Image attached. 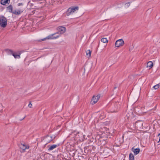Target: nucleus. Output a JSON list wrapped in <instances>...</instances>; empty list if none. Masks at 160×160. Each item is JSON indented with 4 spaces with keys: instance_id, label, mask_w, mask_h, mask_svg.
Returning <instances> with one entry per match:
<instances>
[{
    "instance_id": "1a4fd4ad",
    "label": "nucleus",
    "mask_w": 160,
    "mask_h": 160,
    "mask_svg": "<svg viewBox=\"0 0 160 160\" xmlns=\"http://www.w3.org/2000/svg\"><path fill=\"white\" fill-rule=\"evenodd\" d=\"M124 44V41H116L115 43V46L119 47L123 45Z\"/></svg>"
},
{
    "instance_id": "4be33fe9",
    "label": "nucleus",
    "mask_w": 160,
    "mask_h": 160,
    "mask_svg": "<svg viewBox=\"0 0 160 160\" xmlns=\"http://www.w3.org/2000/svg\"><path fill=\"white\" fill-rule=\"evenodd\" d=\"M104 114L103 113H102L101 114V116L100 117V118L101 119H103L104 117Z\"/></svg>"
},
{
    "instance_id": "4468645a",
    "label": "nucleus",
    "mask_w": 160,
    "mask_h": 160,
    "mask_svg": "<svg viewBox=\"0 0 160 160\" xmlns=\"http://www.w3.org/2000/svg\"><path fill=\"white\" fill-rule=\"evenodd\" d=\"M58 146L54 144L51 145V146H50L48 150L49 151L52 150H53L54 149L56 148Z\"/></svg>"
},
{
    "instance_id": "9b49d317",
    "label": "nucleus",
    "mask_w": 160,
    "mask_h": 160,
    "mask_svg": "<svg viewBox=\"0 0 160 160\" xmlns=\"http://www.w3.org/2000/svg\"><path fill=\"white\" fill-rule=\"evenodd\" d=\"M10 2V0H1V3L3 5H5L6 4H9Z\"/></svg>"
},
{
    "instance_id": "a211bd4d",
    "label": "nucleus",
    "mask_w": 160,
    "mask_h": 160,
    "mask_svg": "<svg viewBox=\"0 0 160 160\" xmlns=\"http://www.w3.org/2000/svg\"><path fill=\"white\" fill-rule=\"evenodd\" d=\"M87 56L88 57H90L91 54V51L90 50H88L86 51Z\"/></svg>"
},
{
    "instance_id": "f257e3e1",
    "label": "nucleus",
    "mask_w": 160,
    "mask_h": 160,
    "mask_svg": "<svg viewBox=\"0 0 160 160\" xmlns=\"http://www.w3.org/2000/svg\"><path fill=\"white\" fill-rule=\"evenodd\" d=\"M121 104V103L118 102H112L110 107L111 112H118L120 109Z\"/></svg>"
},
{
    "instance_id": "5701e85b",
    "label": "nucleus",
    "mask_w": 160,
    "mask_h": 160,
    "mask_svg": "<svg viewBox=\"0 0 160 160\" xmlns=\"http://www.w3.org/2000/svg\"><path fill=\"white\" fill-rule=\"evenodd\" d=\"M28 107L30 108H32V104H31V102H30L29 103L28 105Z\"/></svg>"
},
{
    "instance_id": "a878e982",
    "label": "nucleus",
    "mask_w": 160,
    "mask_h": 160,
    "mask_svg": "<svg viewBox=\"0 0 160 160\" xmlns=\"http://www.w3.org/2000/svg\"><path fill=\"white\" fill-rule=\"evenodd\" d=\"M103 39H106V40H107V38H101V40H102Z\"/></svg>"
},
{
    "instance_id": "393cba45",
    "label": "nucleus",
    "mask_w": 160,
    "mask_h": 160,
    "mask_svg": "<svg viewBox=\"0 0 160 160\" xmlns=\"http://www.w3.org/2000/svg\"><path fill=\"white\" fill-rule=\"evenodd\" d=\"M126 5L127 7H128L130 5L129 2H128L126 3Z\"/></svg>"
},
{
    "instance_id": "39448f33",
    "label": "nucleus",
    "mask_w": 160,
    "mask_h": 160,
    "mask_svg": "<svg viewBox=\"0 0 160 160\" xmlns=\"http://www.w3.org/2000/svg\"><path fill=\"white\" fill-rule=\"evenodd\" d=\"M5 51L8 54L12 55L15 58H20V53H19L18 55H17L16 53L14 52L11 49H5Z\"/></svg>"
},
{
    "instance_id": "c85d7f7f",
    "label": "nucleus",
    "mask_w": 160,
    "mask_h": 160,
    "mask_svg": "<svg viewBox=\"0 0 160 160\" xmlns=\"http://www.w3.org/2000/svg\"><path fill=\"white\" fill-rule=\"evenodd\" d=\"M25 118V117H24V118L22 119H24Z\"/></svg>"
},
{
    "instance_id": "6e6552de",
    "label": "nucleus",
    "mask_w": 160,
    "mask_h": 160,
    "mask_svg": "<svg viewBox=\"0 0 160 160\" xmlns=\"http://www.w3.org/2000/svg\"><path fill=\"white\" fill-rule=\"evenodd\" d=\"M20 147L21 149L22 150V152H24L26 149L29 148V147L28 145L21 143L20 145Z\"/></svg>"
},
{
    "instance_id": "cd10ccee",
    "label": "nucleus",
    "mask_w": 160,
    "mask_h": 160,
    "mask_svg": "<svg viewBox=\"0 0 160 160\" xmlns=\"http://www.w3.org/2000/svg\"><path fill=\"white\" fill-rule=\"evenodd\" d=\"M116 88H117V87H114V89H115Z\"/></svg>"
},
{
    "instance_id": "7ed1b4c3",
    "label": "nucleus",
    "mask_w": 160,
    "mask_h": 160,
    "mask_svg": "<svg viewBox=\"0 0 160 160\" xmlns=\"http://www.w3.org/2000/svg\"><path fill=\"white\" fill-rule=\"evenodd\" d=\"M78 8H79L78 6L69 8L68 9L66 12V15L67 16H69L70 14L74 13L76 10H78Z\"/></svg>"
},
{
    "instance_id": "b1692460",
    "label": "nucleus",
    "mask_w": 160,
    "mask_h": 160,
    "mask_svg": "<svg viewBox=\"0 0 160 160\" xmlns=\"http://www.w3.org/2000/svg\"><path fill=\"white\" fill-rule=\"evenodd\" d=\"M23 5V4L22 3H19L18 4V6H20Z\"/></svg>"
},
{
    "instance_id": "423d86ee",
    "label": "nucleus",
    "mask_w": 160,
    "mask_h": 160,
    "mask_svg": "<svg viewBox=\"0 0 160 160\" xmlns=\"http://www.w3.org/2000/svg\"><path fill=\"white\" fill-rule=\"evenodd\" d=\"M100 97V94L98 95L97 96H93L92 98L91 101V103L93 105L98 102Z\"/></svg>"
},
{
    "instance_id": "dca6fc26",
    "label": "nucleus",
    "mask_w": 160,
    "mask_h": 160,
    "mask_svg": "<svg viewBox=\"0 0 160 160\" xmlns=\"http://www.w3.org/2000/svg\"><path fill=\"white\" fill-rule=\"evenodd\" d=\"M12 5H10L7 7V9L10 12L12 13Z\"/></svg>"
},
{
    "instance_id": "ddd939ff",
    "label": "nucleus",
    "mask_w": 160,
    "mask_h": 160,
    "mask_svg": "<svg viewBox=\"0 0 160 160\" xmlns=\"http://www.w3.org/2000/svg\"><path fill=\"white\" fill-rule=\"evenodd\" d=\"M50 139H49V140H47V143H49L52 140L54 139L56 137V136L55 135H53L50 137Z\"/></svg>"
},
{
    "instance_id": "aec40b11",
    "label": "nucleus",
    "mask_w": 160,
    "mask_h": 160,
    "mask_svg": "<svg viewBox=\"0 0 160 160\" xmlns=\"http://www.w3.org/2000/svg\"><path fill=\"white\" fill-rule=\"evenodd\" d=\"M50 139V136L48 135H47L46 136L44 137V140L46 142V143H47V141L48 140H49V139Z\"/></svg>"
},
{
    "instance_id": "f03ea898",
    "label": "nucleus",
    "mask_w": 160,
    "mask_h": 160,
    "mask_svg": "<svg viewBox=\"0 0 160 160\" xmlns=\"http://www.w3.org/2000/svg\"><path fill=\"white\" fill-rule=\"evenodd\" d=\"M60 36V34L58 32L54 33L51 34L47 37L46 38L42 39L40 40H46V39H56Z\"/></svg>"
},
{
    "instance_id": "0eeeda50",
    "label": "nucleus",
    "mask_w": 160,
    "mask_h": 160,
    "mask_svg": "<svg viewBox=\"0 0 160 160\" xmlns=\"http://www.w3.org/2000/svg\"><path fill=\"white\" fill-rule=\"evenodd\" d=\"M58 32H59L61 34L64 33L66 31V28L63 26H59L57 28Z\"/></svg>"
},
{
    "instance_id": "f8f14e48",
    "label": "nucleus",
    "mask_w": 160,
    "mask_h": 160,
    "mask_svg": "<svg viewBox=\"0 0 160 160\" xmlns=\"http://www.w3.org/2000/svg\"><path fill=\"white\" fill-rule=\"evenodd\" d=\"M153 66V63L152 61H149L147 63V67L149 68H151Z\"/></svg>"
},
{
    "instance_id": "412c9836",
    "label": "nucleus",
    "mask_w": 160,
    "mask_h": 160,
    "mask_svg": "<svg viewBox=\"0 0 160 160\" xmlns=\"http://www.w3.org/2000/svg\"><path fill=\"white\" fill-rule=\"evenodd\" d=\"M159 84H157L156 85L154 86L153 87V88L155 89H158V88H159Z\"/></svg>"
},
{
    "instance_id": "9d476101",
    "label": "nucleus",
    "mask_w": 160,
    "mask_h": 160,
    "mask_svg": "<svg viewBox=\"0 0 160 160\" xmlns=\"http://www.w3.org/2000/svg\"><path fill=\"white\" fill-rule=\"evenodd\" d=\"M132 151L133 152L135 155H137L140 152V149L139 148L135 149L134 148H132Z\"/></svg>"
},
{
    "instance_id": "f3484780",
    "label": "nucleus",
    "mask_w": 160,
    "mask_h": 160,
    "mask_svg": "<svg viewBox=\"0 0 160 160\" xmlns=\"http://www.w3.org/2000/svg\"><path fill=\"white\" fill-rule=\"evenodd\" d=\"M129 160H134V157L132 153H130L129 155Z\"/></svg>"
},
{
    "instance_id": "20e7f679",
    "label": "nucleus",
    "mask_w": 160,
    "mask_h": 160,
    "mask_svg": "<svg viewBox=\"0 0 160 160\" xmlns=\"http://www.w3.org/2000/svg\"><path fill=\"white\" fill-rule=\"evenodd\" d=\"M7 21L6 18L4 16L0 17V25L2 28H5L7 25Z\"/></svg>"
},
{
    "instance_id": "bb28decb",
    "label": "nucleus",
    "mask_w": 160,
    "mask_h": 160,
    "mask_svg": "<svg viewBox=\"0 0 160 160\" xmlns=\"http://www.w3.org/2000/svg\"><path fill=\"white\" fill-rule=\"evenodd\" d=\"M118 40H123V39H118Z\"/></svg>"
},
{
    "instance_id": "2eb2a0df",
    "label": "nucleus",
    "mask_w": 160,
    "mask_h": 160,
    "mask_svg": "<svg viewBox=\"0 0 160 160\" xmlns=\"http://www.w3.org/2000/svg\"><path fill=\"white\" fill-rule=\"evenodd\" d=\"M12 13H13V14L16 15H20L21 12V11L20 10H15L14 11H13V12H12Z\"/></svg>"
},
{
    "instance_id": "6ab92c4d",
    "label": "nucleus",
    "mask_w": 160,
    "mask_h": 160,
    "mask_svg": "<svg viewBox=\"0 0 160 160\" xmlns=\"http://www.w3.org/2000/svg\"><path fill=\"white\" fill-rule=\"evenodd\" d=\"M108 41H101V42H98V45H99L100 44H102V43H108Z\"/></svg>"
}]
</instances>
